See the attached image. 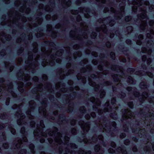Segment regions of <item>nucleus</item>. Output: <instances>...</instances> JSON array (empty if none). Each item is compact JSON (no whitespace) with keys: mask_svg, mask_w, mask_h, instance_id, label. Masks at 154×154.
I'll return each instance as SVG.
<instances>
[{"mask_svg":"<svg viewBox=\"0 0 154 154\" xmlns=\"http://www.w3.org/2000/svg\"><path fill=\"white\" fill-rule=\"evenodd\" d=\"M89 83L91 86L93 87H95L96 86V87L95 88V90L96 91H97L96 88H97L98 89L99 87V86L98 85H96V83L93 81L91 80L90 79H89Z\"/></svg>","mask_w":154,"mask_h":154,"instance_id":"obj_9","label":"nucleus"},{"mask_svg":"<svg viewBox=\"0 0 154 154\" xmlns=\"http://www.w3.org/2000/svg\"><path fill=\"white\" fill-rule=\"evenodd\" d=\"M142 0H136V2H133V4L134 5H136L138 6H140L142 3Z\"/></svg>","mask_w":154,"mask_h":154,"instance_id":"obj_17","label":"nucleus"},{"mask_svg":"<svg viewBox=\"0 0 154 154\" xmlns=\"http://www.w3.org/2000/svg\"><path fill=\"white\" fill-rule=\"evenodd\" d=\"M80 111L82 113H84L85 112V109L84 106H82L79 109Z\"/></svg>","mask_w":154,"mask_h":154,"instance_id":"obj_33","label":"nucleus"},{"mask_svg":"<svg viewBox=\"0 0 154 154\" xmlns=\"http://www.w3.org/2000/svg\"><path fill=\"white\" fill-rule=\"evenodd\" d=\"M123 112H125L124 114H123L122 116V118L124 119L131 118L132 117L134 116V113L129 109H124L123 110Z\"/></svg>","mask_w":154,"mask_h":154,"instance_id":"obj_2","label":"nucleus"},{"mask_svg":"<svg viewBox=\"0 0 154 154\" xmlns=\"http://www.w3.org/2000/svg\"><path fill=\"white\" fill-rule=\"evenodd\" d=\"M22 61V59L21 58H19L17 60V63L18 64H20Z\"/></svg>","mask_w":154,"mask_h":154,"instance_id":"obj_44","label":"nucleus"},{"mask_svg":"<svg viewBox=\"0 0 154 154\" xmlns=\"http://www.w3.org/2000/svg\"><path fill=\"white\" fill-rule=\"evenodd\" d=\"M119 59L121 61L123 62H125L126 61V59L124 57H120Z\"/></svg>","mask_w":154,"mask_h":154,"instance_id":"obj_47","label":"nucleus"},{"mask_svg":"<svg viewBox=\"0 0 154 154\" xmlns=\"http://www.w3.org/2000/svg\"><path fill=\"white\" fill-rule=\"evenodd\" d=\"M82 53L80 52H77L74 53V58H76L77 57H80L82 55Z\"/></svg>","mask_w":154,"mask_h":154,"instance_id":"obj_19","label":"nucleus"},{"mask_svg":"<svg viewBox=\"0 0 154 154\" xmlns=\"http://www.w3.org/2000/svg\"><path fill=\"white\" fill-rule=\"evenodd\" d=\"M72 134L75 135L76 133V131L75 129L73 128L72 130Z\"/></svg>","mask_w":154,"mask_h":154,"instance_id":"obj_50","label":"nucleus"},{"mask_svg":"<svg viewBox=\"0 0 154 154\" xmlns=\"http://www.w3.org/2000/svg\"><path fill=\"white\" fill-rule=\"evenodd\" d=\"M106 124H107L105 122H103V124H99V127L100 128H103V131H107V129L108 128L109 126L106 125Z\"/></svg>","mask_w":154,"mask_h":154,"instance_id":"obj_7","label":"nucleus"},{"mask_svg":"<svg viewBox=\"0 0 154 154\" xmlns=\"http://www.w3.org/2000/svg\"><path fill=\"white\" fill-rule=\"evenodd\" d=\"M63 51L62 50L57 51L56 53V55L58 56H61L62 54Z\"/></svg>","mask_w":154,"mask_h":154,"instance_id":"obj_30","label":"nucleus"},{"mask_svg":"<svg viewBox=\"0 0 154 154\" xmlns=\"http://www.w3.org/2000/svg\"><path fill=\"white\" fill-rule=\"evenodd\" d=\"M69 138L67 137L66 136H65L64 137V140L65 141V143H68L69 140Z\"/></svg>","mask_w":154,"mask_h":154,"instance_id":"obj_43","label":"nucleus"},{"mask_svg":"<svg viewBox=\"0 0 154 154\" xmlns=\"http://www.w3.org/2000/svg\"><path fill=\"white\" fill-rule=\"evenodd\" d=\"M118 68V67L117 66H113L111 68V69L112 70H116L117 69V68Z\"/></svg>","mask_w":154,"mask_h":154,"instance_id":"obj_62","label":"nucleus"},{"mask_svg":"<svg viewBox=\"0 0 154 154\" xmlns=\"http://www.w3.org/2000/svg\"><path fill=\"white\" fill-rule=\"evenodd\" d=\"M28 54L29 57L28 60L25 61L26 64H27L26 66H27V67H26V66L25 67V69L27 70L29 69L30 68H34L35 67L38 66L37 62H36V65H34V66L33 64H31L30 63L31 60L33 58V57L32 54H31V53H29Z\"/></svg>","mask_w":154,"mask_h":154,"instance_id":"obj_1","label":"nucleus"},{"mask_svg":"<svg viewBox=\"0 0 154 154\" xmlns=\"http://www.w3.org/2000/svg\"><path fill=\"white\" fill-rule=\"evenodd\" d=\"M130 143V141L128 140H126L125 141L124 144L126 145H128Z\"/></svg>","mask_w":154,"mask_h":154,"instance_id":"obj_53","label":"nucleus"},{"mask_svg":"<svg viewBox=\"0 0 154 154\" xmlns=\"http://www.w3.org/2000/svg\"><path fill=\"white\" fill-rule=\"evenodd\" d=\"M17 143L16 144V146L17 148H20V145L22 143V140H18Z\"/></svg>","mask_w":154,"mask_h":154,"instance_id":"obj_27","label":"nucleus"},{"mask_svg":"<svg viewBox=\"0 0 154 154\" xmlns=\"http://www.w3.org/2000/svg\"><path fill=\"white\" fill-rule=\"evenodd\" d=\"M85 0H77L76 2V4L77 5H79L81 4L82 2H84L85 1Z\"/></svg>","mask_w":154,"mask_h":154,"instance_id":"obj_40","label":"nucleus"},{"mask_svg":"<svg viewBox=\"0 0 154 154\" xmlns=\"http://www.w3.org/2000/svg\"><path fill=\"white\" fill-rule=\"evenodd\" d=\"M40 125L42 128H44L45 125L43 123V121H41L40 122Z\"/></svg>","mask_w":154,"mask_h":154,"instance_id":"obj_55","label":"nucleus"},{"mask_svg":"<svg viewBox=\"0 0 154 154\" xmlns=\"http://www.w3.org/2000/svg\"><path fill=\"white\" fill-rule=\"evenodd\" d=\"M76 121L75 120H72L70 122V124L71 125H74Z\"/></svg>","mask_w":154,"mask_h":154,"instance_id":"obj_54","label":"nucleus"},{"mask_svg":"<svg viewBox=\"0 0 154 154\" xmlns=\"http://www.w3.org/2000/svg\"><path fill=\"white\" fill-rule=\"evenodd\" d=\"M104 111H103L102 110L99 109L98 110V112L99 114L100 115L103 114L104 112H110L111 111V109H108V108H105L104 109Z\"/></svg>","mask_w":154,"mask_h":154,"instance_id":"obj_10","label":"nucleus"},{"mask_svg":"<svg viewBox=\"0 0 154 154\" xmlns=\"http://www.w3.org/2000/svg\"><path fill=\"white\" fill-rule=\"evenodd\" d=\"M16 115L18 117H20L21 119H23L25 117V116L21 113V112L20 111H19L18 112H17Z\"/></svg>","mask_w":154,"mask_h":154,"instance_id":"obj_16","label":"nucleus"},{"mask_svg":"<svg viewBox=\"0 0 154 154\" xmlns=\"http://www.w3.org/2000/svg\"><path fill=\"white\" fill-rule=\"evenodd\" d=\"M90 101L92 102H95L96 105L93 106V108L94 109L97 108L98 106H99L100 104V102L98 100H95L94 97H92L91 98Z\"/></svg>","mask_w":154,"mask_h":154,"instance_id":"obj_5","label":"nucleus"},{"mask_svg":"<svg viewBox=\"0 0 154 154\" xmlns=\"http://www.w3.org/2000/svg\"><path fill=\"white\" fill-rule=\"evenodd\" d=\"M26 153V150L25 149H23L19 153V154H25Z\"/></svg>","mask_w":154,"mask_h":154,"instance_id":"obj_46","label":"nucleus"},{"mask_svg":"<svg viewBox=\"0 0 154 154\" xmlns=\"http://www.w3.org/2000/svg\"><path fill=\"white\" fill-rule=\"evenodd\" d=\"M140 88L142 89L146 88L147 87V85L146 83L144 82H141L140 83Z\"/></svg>","mask_w":154,"mask_h":154,"instance_id":"obj_20","label":"nucleus"},{"mask_svg":"<svg viewBox=\"0 0 154 154\" xmlns=\"http://www.w3.org/2000/svg\"><path fill=\"white\" fill-rule=\"evenodd\" d=\"M33 45L34 47V49L33 50V51L35 53L37 51V44L36 42H34L33 43Z\"/></svg>","mask_w":154,"mask_h":154,"instance_id":"obj_22","label":"nucleus"},{"mask_svg":"<svg viewBox=\"0 0 154 154\" xmlns=\"http://www.w3.org/2000/svg\"><path fill=\"white\" fill-rule=\"evenodd\" d=\"M108 151L109 153H113L115 152L114 151L112 148H109Z\"/></svg>","mask_w":154,"mask_h":154,"instance_id":"obj_57","label":"nucleus"},{"mask_svg":"<svg viewBox=\"0 0 154 154\" xmlns=\"http://www.w3.org/2000/svg\"><path fill=\"white\" fill-rule=\"evenodd\" d=\"M98 138L99 140H101L102 141H103V137L102 135H100L98 137Z\"/></svg>","mask_w":154,"mask_h":154,"instance_id":"obj_61","label":"nucleus"},{"mask_svg":"<svg viewBox=\"0 0 154 154\" xmlns=\"http://www.w3.org/2000/svg\"><path fill=\"white\" fill-rule=\"evenodd\" d=\"M94 149L95 152H99L100 149V146L99 145H96L94 147Z\"/></svg>","mask_w":154,"mask_h":154,"instance_id":"obj_32","label":"nucleus"},{"mask_svg":"<svg viewBox=\"0 0 154 154\" xmlns=\"http://www.w3.org/2000/svg\"><path fill=\"white\" fill-rule=\"evenodd\" d=\"M146 26V22L145 21H142L140 25V28L142 30H144L145 29Z\"/></svg>","mask_w":154,"mask_h":154,"instance_id":"obj_11","label":"nucleus"},{"mask_svg":"<svg viewBox=\"0 0 154 154\" xmlns=\"http://www.w3.org/2000/svg\"><path fill=\"white\" fill-rule=\"evenodd\" d=\"M141 11L142 13L140 15V17L142 19H144L146 17V9L144 8L143 9L141 10Z\"/></svg>","mask_w":154,"mask_h":154,"instance_id":"obj_14","label":"nucleus"},{"mask_svg":"<svg viewBox=\"0 0 154 154\" xmlns=\"http://www.w3.org/2000/svg\"><path fill=\"white\" fill-rule=\"evenodd\" d=\"M134 70L133 69L129 68L128 69V71L130 72L131 73H132L134 72Z\"/></svg>","mask_w":154,"mask_h":154,"instance_id":"obj_60","label":"nucleus"},{"mask_svg":"<svg viewBox=\"0 0 154 154\" xmlns=\"http://www.w3.org/2000/svg\"><path fill=\"white\" fill-rule=\"evenodd\" d=\"M115 23L114 21L112 20L109 22V24L110 26H112Z\"/></svg>","mask_w":154,"mask_h":154,"instance_id":"obj_51","label":"nucleus"},{"mask_svg":"<svg viewBox=\"0 0 154 154\" xmlns=\"http://www.w3.org/2000/svg\"><path fill=\"white\" fill-rule=\"evenodd\" d=\"M73 48L75 49H78L79 48V46L78 45H76L73 46Z\"/></svg>","mask_w":154,"mask_h":154,"instance_id":"obj_63","label":"nucleus"},{"mask_svg":"<svg viewBox=\"0 0 154 154\" xmlns=\"http://www.w3.org/2000/svg\"><path fill=\"white\" fill-rule=\"evenodd\" d=\"M11 132L14 134L16 133V131L15 129L13 128H11L10 129Z\"/></svg>","mask_w":154,"mask_h":154,"instance_id":"obj_48","label":"nucleus"},{"mask_svg":"<svg viewBox=\"0 0 154 154\" xmlns=\"http://www.w3.org/2000/svg\"><path fill=\"white\" fill-rule=\"evenodd\" d=\"M34 101L33 100H31V101H29V104L30 105V106L31 105H32V106H30V108L31 109H33L34 108Z\"/></svg>","mask_w":154,"mask_h":154,"instance_id":"obj_28","label":"nucleus"},{"mask_svg":"<svg viewBox=\"0 0 154 154\" xmlns=\"http://www.w3.org/2000/svg\"><path fill=\"white\" fill-rule=\"evenodd\" d=\"M79 124L84 132H88L89 130L90 125L88 123H85L83 121H81L79 122Z\"/></svg>","mask_w":154,"mask_h":154,"instance_id":"obj_3","label":"nucleus"},{"mask_svg":"<svg viewBox=\"0 0 154 154\" xmlns=\"http://www.w3.org/2000/svg\"><path fill=\"white\" fill-rule=\"evenodd\" d=\"M97 35V34L96 33L94 32H93L91 35V38H94L96 37Z\"/></svg>","mask_w":154,"mask_h":154,"instance_id":"obj_38","label":"nucleus"},{"mask_svg":"<svg viewBox=\"0 0 154 154\" xmlns=\"http://www.w3.org/2000/svg\"><path fill=\"white\" fill-rule=\"evenodd\" d=\"M92 141L91 142L92 143H96L97 141V139L96 137L94 136L92 138Z\"/></svg>","mask_w":154,"mask_h":154,"instance_id":"obj_36","label":"nucleus"},{"mask_svg":"<svg viewBox=\"0 0 154 154\" xmlns=\"http://www.w3.org/2000/svg\"><path fill=\"white\" fill-rule=\"evenodd\" d=\"M76 148V146L74 143H70L69 145L68 146V148H66V152H70V150H69L68 149H67L68 148H69V149H75Z\"/></svg>","mask_w":154,"mask_h":154,"instance_id":"obj_8","label":"nucleus"},{"mask_svg":"<svg viewBox=\"0 0 154 154\" xmlns=\"http://www.w3.org/2000/svg\"><path fill=\"white\" fill-rule=\"evenodd\" d=\"M128 81L130 84H132L133 83V79L131 76H129L128 77Z\"/></svg>","mask_w":154,"mask_h":154,"instance_id":"obj_37","label":"nucleus"},{"mask_svg":"<svg viewBox=\"0 0 154 154\" xmlns=\"http://www.w3.org/2000/svg\"><path fill=\"white\" fill-rule=\"evenodd\" d=\"M57 137H56L55 141L59 144H61L62 142L61 140L60 137H61V134L60 133H58L57 134Z\"/></svg>","mask_w":154,"mask_h":154,"instance_id":"obj_6","label":"nucleus"},{"mask_svg":"<svg viewBox=\"0 0 154 154\" xmlns=\"http://www.w3.org/2000/svg\"><path fill=\"white\" fill-rule=\"evenodd\" d=\"M25 131V129L24 127H22L21 128L20 132V133L22 134H24Z\"/></svg>","mask_w":154,"mask_h":154,"instance_id":"obj_42","label":"nucleus"},{"mask_svg":"<svg viewBox=\"0 0 154 154\" xmlns=\"http://www.w3.org/2000/svg\"><path fill=\"white\" fill-rule=\"evenodd\" d=\"M30 112L31 111H30V110L29 109L26 112V114L27 115L29 116V119H32L33 118V117L30 115Z\"/></svg>","mask_w":154,"mask_h":154,"instance_id":"obj_35","label":"nucleus"},{"mask_svg":"<svg viewBox=\"0 0 154 154\" xmlns=\"http://www.w3.org/2000/svg\"><path fill=\"white\" fill-rule=\"evenodd\" d=\"M150 33H147L146 35L147 37L151 39L152 38V37L151 34L154 35V31L152 29H151L150 31Z\"/></svg>","mask_w":154,"mask_h":154,"instance_id":"obj_18","label":"nucleus"},{"mask_svg":"<svg viewBox=\"0 0 154 154\" xmlns=\"http://www.w3.org/2000/svg\"><path fill=\"white\" fill-rule=\"evenodd\" d=\"M55 133V131H50V132H49L48 134L50 136H52L53 135L54 133Z\"/></svg>","mask_w":154,"mask_h":154,"instance_id":"obj_58","label":"nucleus"},{"mask_svg":"<svg viewBox=\"0 0 154 154\" xmlns=\"http://www.w3.org/2000/svg\"><path fill=\"white\" fill-rule=\"evenodd\" d=\"M148 96V94L147 92H143L142 96V98L143 99V100H144L145 99H146L147 97Z\"/></svg>","mask_w":154,"mask_h":154,"instance_id":"obj_26","label":"nucleus"},{"mask_svg":"<svg viewBox=\"0 0 154 154\" xmlns=\"http://www.w3.org/2000/svg\"><path fill=\"white\" fill-rule=\"evenodd\" d=\"M85 151L82 150H81L79 151V154H85Z\"/></svg>","mask_w":154,"mask_h":154,"instance_id":"obj_64","label":"nucleus"},{"mask_svg":"<svg viewBox=\"0 0 154 154\" xmlns=\"http://www.w3.org/2000/svg\"><path fill=\"white\" fill-rule=\"evenodd\" d=\"M149 24L150 26H152L154 24V21L153 20H150L149 22Z\"/></svg>","mask_w":154,"mask_h":154,"instance_id":"obj_56","label":"nucleus"},{"mask_svg":"<svg viewBox=\"0 0 154 154\" xmlns=\"http://www.w3.org/2000/svg\"><path fill=\"white\" fill-rule=\"evenodd\" d=\"M73 110V104L71 105V106H69L68 109L67 111L68 112H71Z\"/></svg>","mask_w":154,"mask_h":154,"instance_id":"obj_31","label":"nucleus"},{"mask_svg":"<svg viewBox=\"0 0 154 154\" xmlns=\"http://www.w3.org/2000/svg\"><path fill=\"white\" fill-rule=\"evenodd\" d=\"M13 88V85H12V84L11 83L8 86H7L6 87H5V88L4 89H7V90L9 92L10 91V89H11Z\"/></svg>","mask_w":154,"mask_h":154,"instance_id":"obj_21","label":"nucleus"},{"mask_svg":"<svg viewBox=\"0 0 154 154\" xmlns=\"http://www.w3.org/2000/svg\"><path fill=\"white\" fill-rule=\"evenodd\" d=\"M131 19V17L130 16H126L125 18V20L126 21L128 22L130 21Z\"/></svg>","mask_w":154,"mask_h":154,"instance_id":"obj_39","label":"nucleus"},{"mask_svg":"<svg viewBox=\"0 0 154 154\" xmlns=\"http://www.w3.org/2000/svg\"><path fill=\"white\" fill-rule=\"evenodd\" d=\"M101 30H102L103 32H106V25H102L100 29V30H97V31H100Z\"/></svg>","mask_w":154,"mask_h":154,"instance_id":"obj_24","label":"nucleus"},{"mask_svg":"<svg viewBox=\"0 0 154 154\" xmlns=\"http://www.w3.org/2000/svg\"><path fill=\"white\" fill-rule=\"evenodd\" d=\"M1 35H2L3 37H4L5 38L7 41L10 40L11 38V36L9 35H5V34L3 33V35L2 34Z\"/></svg>","mask_w":154,"mask_h":154,"instance_id":"obj_25","label":"nucleus"},{"mask_svg":"<svg viewBox=\"0 0 154 154\" xmlns=\"http://www.w3.org/2000/svg\"><path fill=\"white\" fill-rule=\"evenodd\" d=\"M39 111L40 113H42L44 116L46 114L45 109V108H43L42 107H40L39 109Z\"/></svg>","mask_w":154,"mask_h":154,"instance_id":"obj_13","label":"nucleus"},{"mask_svg":"<svg viewBox=\"0 0 154 154\" xmlns=\"http://www.w3.org/2000/svg\"><path fill=\"white\" fill-rule=\"evenodd\" d=\"M42 79L45 80H46L48 79V77L45 74H44L42 76Z\"/></svg>","mask_w":154,"mask_h":154,"instance_id":"obj_52","label":"nucleus"},{"mask_svg":"<svg viewBox=\"0 0 154 154\" xmlns=\"http://www.w3.org/2000/svg\"><path fill=\"white\" fill-rule=\"evenodd\" d=\"M18 88L19 90L21 92L23 91V89L22 87L23 86V82H20L18 83Z\"/></svg>","mask_w":154,"mask_h":154,"instance_id":"obj_15","label":"nucleus"},{"mask_svg":"<svg viewBox=\"0 0 154 154\" xmlns=\"http://www.w3.org/2000/svg\"><path fill=\"white\" fill-rule=\"evenodd\" d=\"M29 148L31 150V151L32 153H34L35 152L34 151V146L33 144H31L29 145Z\"/></svg>","mask_w":154,"mask_h":154,"instance_id":"obj_29","label":"nucleus"},{"mask_svg":"<svg viewBox=\"0 0 154 154\" xmlns=\"http://www.w3.org/2000/svg\"><path fill=\"white\" fill-rule=\"evenodd\" d=\"M117 150L119 152L120 151L122 154H127V153L126 150L124 149H122L121 147H119L117 148Z\"/></svg>","mask_w":154,"mask_h":154,"instance_id":"obj_23","label":"nucleus"},{"mask_svg":"<svg viewBox=\"0 0 154 154\" xmlns=\"http://www.w3.org/2000/svg\"><path fill=\"white\" fill-rule=\"evenodd\" d=\"M42 84H40L38 88H36L34 89V90L35 93L37 94L38 92V91H39L41 92L42 91Z\"/></svg>","mask_w":154,"mask_h":154,"instance_id":"obj_12","label":"nucleus"},{"mask_svg":"<svg viewBox=\"0 0 154 154\" xmlns=\"http://www.w3.org/2000/svg\"><path fill=\"white\" fill-rule=\"evenodd\" d=\"M47 29L48 31H50L52 29V26L51 25H48L47 26Z\"/></svg>","mask_w":154,"mask_h":154,"instance_id":"obj_45","label":"nucleus"},{"mask_svg":"<svg viewBox=\"0 0 154 154\" xmlns=\"http://www.w3.org/2000/svg\"><path fill=\"white\" fill-rule=\"evenodd\" d=\"M110 55L112 58L113 59H114L115 57V53L114 52H111L110 53Z\"/></svg>","mask_w":154,"mask_h":154,"instance_id":"obj_41","label":"nucleus"},{"mask_svg":"<svg viewBox=\"0 0 154 154\" xmlns=\"http://www.w3.org/2000/svg\"><path fill=\"white\" fill-rule=\"evenodd\" d=\"M128 106L131 108L133 107V103L132 102H129L128 103Z\"/></svg>","mask_w":154,"mask_h":154,"instance_id":"obj_59","label":"nucleus"},{"mask_svg":"<svg viewBox=\"0 0 154 154\" xmlns=\"http://www.w3.org/2000/svg\"><path fill=\"white\" fill-rule=\"evenodd\" d=\"M3 147L5 149H7L8 147V145L7 143H4L3 144Z\"/></svg>","mask_w":154,"mask_h":154,"instance_id":"obj_49","label":"nucleus"},{"mask_svg":"<svg viewBox=\"0 0 154 154\" xmlns=\"http://www.w3.org/2000/svg\"><path fill=\"white\" fill-rule=\"evenodd\" d=\"M105 94V92L103 90L100 91V97L101 98H103Z\"/></svg>","mask_w":154,"mask_h":154,"instance_id":"obj_34","label":"nucleus"},{"mask_svg":"<svg viewBox=\"0 0 154 154\" xmlns=\"http://www.w3.org/2000/svg\"><path fill=\"white\" fill-rule=\"evenodd\" d=\"M23 73V71L22 70H20L19 72L17 74V76L18 78H20V77H22L23 79H24L25 80H28L30 79L29 76L28 74H26L24 75V76Z\"/></svg>","mask_w":154,"mask_h":154,"instance_id":"obj_4","label":"nucleus"}]
</instances>
